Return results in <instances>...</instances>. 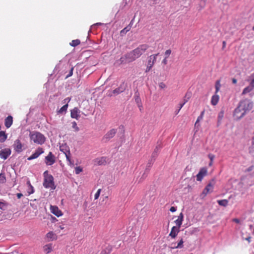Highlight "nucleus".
Returning a JSON list of instances; mask_svg holds the SVG:
<instances>
[{
    "label": "nucleus",
    "instance_id": "nucleus-14",
    "mask_svg": "<svg viewBox=\"0 0 254 254\" xmlns=\"http://www.w3.org/2000/svg\"><path fill=\"white\" fill-rule=\"evenodd\" d=\"M50 210L53 214H54L57 217H60L63 215L62 212L61 211V210L59 209L58 207L57 206L51 205Z\"/></svg>",
    "mask_w": 254,
    "mask_h": 254
},
{
    "label": "nucleus",
    "instance_id": "nucleus-8",
    "mask_svg": "<svg viewBox=\"0 0 254 254\" xmlns=\"http://www.w3.org/2000/svg\"><path fill=\"white\" fill-rule=\"evenodd\" d=\"M125 89L126 85L124 83H123L118 88L112 91H109L108 92V96L111 97L113 95H117L120 93L123 92Z\"/></svg>",
    "mask_w": 254,
    "mask_h": 254
},
{
    "label": "nucleus",
    "instance_id": "nucleus-1",
    "mask_svg": "<svg viewBox=\"0 0 254 254\" xmlns=\"http://www.w3.org/2000/svg\"><path fill=\"white\" fill-rule=\"evenodd\" d=\"M43 186L46 189L55 190L56 189V186L55 185L53 176L49 174L48 171H45L43 173Z\"/></svg>",
    "mask_w": 254,
    "mask_h": 254
},
{
    "label": "nucleus",
    "instance_id": "nucleus-61",
    "mask_svg": "<svg viewBox=\"0 0 254 254\" xmlns=\"http://www.w3.org/2000/svg\"><path fill=\"white\" fill-rule=\"evenodd\" d=\"M180 110L179 109L176 112V115H177Z\"/></svg>",
    "mask_w": 254,
    "mask_h": 254
},
{
    "label": "nucleus",
    "instance_id": "nucleus-38",
    "mask_svg": "<svg viewBox=\"0 0 254 254\" xmlns=\"http://www.w3.org/2000/svg\"><path fill=\"white\" fill-rule=\"evenodd\" d=\"M6 181L4 175L2 174H0V183H4Z\"/></svg>",
    "mask_w": 254,
    "mask_h": 254
},
{
    "label": "nucleus",
    "instance_id": "nucleus-53",
    "mask_svg": "<svg viewBox=\"0 0 254 254\" xmlns=\"http://www.w3.org/2000/svg\"><path fill=\"white\" fill-rule=\"evenodd\" d=\"M158 154V153H156L155 151H153V152L152 153V157H156L157 156Z\"/></svg>",
    "mask_w": 254,
    "mask_h": 254
},
{
    "label": "nucleus",
    "instance_id": "nucleus-49",
    "mask_svg": "<svg viewBox=\"0 0 254 254\" xmlns=\"http://www.w3.org/2000/svg\"><path fill=\"white\" fill-rule=\"evenodd\" d=\"M177 209H176V207H174V206H172L170 208V211L172 212H174L176 211Z\"/></svg>",
    "mask_w": 254,
    "mask_h": 254
},
{
    "label": "nucleus",
    "instance_id": "nucleus-39",
    "mask_svg": "<svg viewBox=\"0 0 254 254\" xmlns=\"http://www.w3.org/2000/svg\"><path fill=\"white\" fill-rule=\"evenodd\" d=\"M206 190V187L204 188L202 192L201 193V194L200 195V197L202 199L205 198V196H206V193L205 192Z\"/></svg>",
    "mask_w": 254,
    "mask_h": 254
},
{
    "label": "nucleus",
    "instance_id": "nucleus-29",
    "mask_svg": "<svg viewBox=\"0 0 254 254\" xmlns=\"http://www.w3.org/2000/svg\"><path fill=\"white\" fill-rule=\"evenodd\" d=\"M118 62L120 64H124L127 63L125 55L121 57Z\"/></svg>",
    "mask_w": 254,
    "mask_h": 254
},
{
    "label": "nucleus",
    "instance_id": "nucleus-37",
    "mask_svg": "<svg viewBox=\"0 0 254 254\" xmlns=\"http://www.w3.org/2000/svg\"><path fill=\"white\" fill-rule=\"evenodd\" d=\"M182 221H181V220H180L179 219H177V220H176L175 221V223H176V224L177 225V228H180L181 227V226L182 225Z\"/></svg>",
    "mask_w": 254,
    "mask_h": 254
},
{
    "label": "nucleus",
    "instance_id": "nucleus-30",
    "mask_svg": "<svg viewBox=\"0 0 254 254\" xmlns=\"http://www.w3.org/2000/svg\"><path fill=\"white\" fill-rule=\"evenodd\" d=\"M80 41L78 39L73 40L70 43V45L72 47H75L79 45Z\"/></svg>",
    "mask_w": 254,
    "mask_h": 254
},
{
    "label": "nucleus",
    "instance_id": "nucleus-36",
    "mask_svg": "<svg viewBox=\"0 0 254 254\" xmlns=\"http://www.w3.org/2000/svg\"><path fill=\"white\" fill-rule=\"evenodd\" d=\"M204 113V111H203V112H202L201 115L198 117L197 120H196V122L195 124V126H196L197 124H198V123L202 119V118H203V114Z\"/></svg>",
    "mask_w": 254,
    "mask_h": 254
},
{
    "label": "nucleus",
    "instance_id": "nucleus-47",
    "mask_svg": "<svg viewBox=\"0 0 254 254\" xmlns=\"http://www.w3.org/2000/svg\"><path fill=\"white\" fill-rule=\"evenodd\" d=\"M251 237L249 235L247 238H244L243 237H242L243 239H245V240L247 241L249 243H250L251 242Z\"/></svg>",
    "mask_w": 254,
    "mask_h": 254
},
{
    "label": "nucleus",
    "instance_id": "nucleus-34",
    "mask_svg": "<svg viewBox=\"0 0 254 254\" xmlns=\"http://www.w3.org/2000/svg\"><path fill=\"white\" fill-rule=\"evenodd\" d=\"M72 127L74 129L75 131H77L79 130V128L77 126V124L75 122H73L72 123Z\"/></svg>",
    "mask_w": 254,
    "mask_h": 254
},
{
    "label": "nucleus",
    "instance_id": "nucleus-50",
    "mask_svg": "<svg viewBox=\"0 0 254 254\" xmlns=\"http://www.w3.org/2000/svg\"><path fill=\"white\" fill-rule=\"evenodd\" d=\"M167 59L168 58H166L165 57V58L163 60L162 62V63L163 64H164V65H166L167 64V63H168V61H167Z\"/></svg>",
    "mask_w": 254,
    "mask_h": 254
},
{
    "label": "nucleus",
    "instance_id": "nucleus-46",
    "mask_svg": "<svg viewBox=\"0 0 254 254\" xmlns=\"http://www.w3.org/2000/svg\"><path fill=\"white\" fill-rule=\"evenodd\" d=\"M160 149H161V146L160 145H157L156 146L154 151H155L156 153H159Z\"/></svg>",
    "mask_w": 254,
    "mask_h": 254
},
{
    "label": "nucleus",
    "instance_id": "nucleus-15",
    "mask_svg": "<svg viewBox=\"0 0 254 254\" xmlns=\"http://www.w3.org/2000/svg\"><path fill=\"white\" fill-rule=\"evenodd\" d=\"M254 89V80L251 81L250 85L245 88L242 93V95H245L248 93L251 92Z\"/></svg>",
    "mask_w": 254,
    "mask_h": 254
},
{
    "label": "nucleus",
    "instance_id": "nucleus-48",
    "mask_svg": "<svg viewBox=\"0 0 254 254\" xmlns=\"http://www.w3.org/2000/svg\"><path fill=\"white\" fill-rule=\"evenodd\" d=\"M159 86L160 88L163 89L166 87V85L163 82H161L159 83Z\"/></svg>",
    "mask_w": 254,
    "mask_h": 254
},
{
    "label": "nucleus",
    "instance_id": "nucleus-63",
    "mask_svg": "<svg viewBox=\"0 0 254 254\" xmlns=\"http://www.w3.org/2000/svg\"><path fill=\"white\" fill-rule=\"evenodd\" d=\"M252 30H253V31H254V26H253V28H252Z\"/></svg>",
    "mask_w": 254,
    "mask_h": 254
},
{
    "label": "nucleus",
    "instance_id": "nucleus-7",
    "mask_svg": "<svg viewBox=\"0 0 254 254\" xmlns=\"http://www.w3.org/2000/svg\"><path fill=\"white\" fill-rule=\"evenodd\" d=\"M220 87H221L220 81V80H217L215 83V89H216L215 93H217L219 91ZM219 96L218 95H217L216 94H215L211 98V103L213 105H216L217 104V103L219 101Z\"/></svg>",
    "mask_w": 254,
    "mask_h": 254
},
{
    "label": "nucleus",
    "instance_id": "nucleus-20",
    "mask_svg": "<svg viewBox=\"0 0 254 254\" xmlns=\"http://www.w3.org/2000/svg\"><path fill=\"white\" fill-rule=\"evenodd\" d=\"M125 56L127 63L132 62L136 60L131 51L125 54Z\"/></svg>",
    "mask_w": 254,
    "mask_h": 254
},
{
    "label": "nucleus",
    "instance_id": "nucleus-52",
    "mask_svg": "<svg viewBox=\"0 0 254 254\" xmlns=\"http://www.w3.org/2000/svg\"><path fill=\"white\" fill-rule=\"evenodd\" d=\"M233 221L235 222V223H240V220L237 219V218L233 219Z\"/></svg>",
    "mask_w": 254,
    "mask_h": 254
},
{
    "label": "nucleus",
    "instance_id": "nucleus-33",
    "mask_svg": "<svg viewBox=\"0 0 254 254\" xmlns=\"http://www.w3.org/2000/svg\"><path fill=\"white\" fill-rule=\"evenodd\" d=\"M208 158L210 160V162H209V166L211 167L213 165V160L215 158V156L213 154H209L208 155Z\"/></svg>",
    "mask_w": 254,
    "mask_h": 254
},
{
    "label": "nucleus",
    "instance_id": "nucleus-60",
    "mask_svg": "<svg viewBox=\"0 0 254 254\" xmlns=\"http://www.w3.org/2000/svg\"><path fill=\"white\" fill-rule=\"evenodd\" d=\"M223 47H225V45H226V42L225 41H223Z\"/></svg>",
    "mask_w": 254,
    "mask_h": 254
},
{
    "label": "nucleus",
    "instance_id": "nucleus-27",
    "mask_svg": "<svg viewBox=\"0 0 254 254\" xmlns=\"http://www.w3.org/2000/svg\"><path fill=\"white\" fill-rule=\"evenodd\" d=\"M7 135L4 131H0V142H4L7 139Z\"/></svg>",
    "mask_w": 254,
    "mask_h": 254
},
{
    "label": "nucleus",
    "instance_id": "nucleus-40",
    "mask_svg": "<svg viewBox=\"0 0 254 254\" xmlns=\"http://www.w3.org/2000/svg\"><path fill=\"white\" fill-rule=\"evenodd\" d=\"M172 53V51L170 49L166 50L165 52V57L168 58Z\"/></svg>",
    "mask_w": 254,
    "mask_h": 254
},
{
    "label": "nucleus",
    "instance_id": "nucleus-42",
    "mask_svg": "<svg viewBox=\"0 0 254 254\" xmlns=\"http://www.w3.org/2000/svg\"><path fill=\"white\" fill-rule=\"evenodd\" d=\"M7 204L4 202H0V209H4V208L6 206Z\"/></svg>",
    "mask_w": 254,
    "mask_h": 254
},
{
    "label": "nucleus",
    "instance_id": "nucleus-12",
    "mask_svg": "<svg viewBox=\"0 0 254 254\" xmlns=\"http://www.w3.org/2000/svg\"><path fill=\"white\" fill-rule=\"evenodd\" d=\"M14 150L17 153H20L22 151L23 145L19 139H16L13 145Z\"/></svg>",
    "mask_w": 254,
    "mask_h": 254
},
{
    "label": "nucleus",
    "instance_id": "nucleus-21",
    "mask_svg": "<svg viewBox=\"0 0 254 254\" xmlns=\"http://www.w3.org/2000/svg\"><path fill=\"white\" fill-rule=\"evenodd\" d=\"M60 150L65 155L70 154L69 148L66 144H62L60 147Z\"/></svg>",
    "mask_w": 254,
    "mask_h": 254
},
{
    "label": "nucleus",
    "instance_id": "nucleus-45",
    "mask_svg": "<svg viewBox=\"0 0 254 254\" xmlns=\"http://www.w3.org/2000/svg\"><path fill=\"white\" fill-rule=\"evenodd\" d=\"M178 219L183 222L184 219V215L182 213H181L178 216Z\"/></svg>",
    "mask_w": 254,
    "mask_h": 254
},
{
    "label": "nucleus",
    "instance_id": "nucleus-3",
    "mask_svg": "<svg viewBox=\"0 0 254 254\" xmlns=\"http://www.w3.org/2000/svg\"><path fill=\"white\" fill-rule=\"evenodd\" d=\"M238 105L247 114L253 109L254 103L251 100L245 99L240 101Z\"/></svg>",
    "mask_w": 254,
    "mask_h": 254
},
{
    "label": "nucleus",
    "instance_id": "nucleus-24",
    "mask_svg": "<svg viewBox=\"0 0 254 254\" xmlns=\"http://www.w3.org/2000/svg\"><path fill=\"white\" fill-rule=\"evenodd\" d=\"M132 20L131 21V22H130V23L127 26H126L125 28H124L123 30H122L120 32V34L121 36H124L125 35L127 32L129 31L131 28V22H132Z\"/></svg>",
    "mask_w": 254,
    "mask_h": 254
},
{
    "label": "nucleus",
    "instance_id": "nucleus-58",
    "mask_svg": "<svg viewBox=\"0 0 254 254\" xmlns=\"http://www.w3.org/2000/svg\"><path fill=\"white\" fill-rule=\"evenodd\" d=\"M252 144H253V147L254 148V137H253Z\"/></svg>",
    "mask_w": 254,
    "mask_h": 254
},
{
    "label": "nucleus",
    "instance_id": "nucleus-17",
    "mask_svg": "<svg viewBox=\"0 0 254 254\" xmlns=\"http://www.w3.org/2000/svg\"><path fill=\"white\" fill-rule=\"evenodd\" d=\"M206 175V169L205 168L201 169L199 173L196 175V180L198 181H201Z\"/></svg>",
    "mask_w": 254,
    "mask_h": 254
},
{
    "label": "nucleus",
    "instance_id": "nucleus-2",
    "mask_svg": "<svg viewBox=\"0 0 254 254\" xmlns=\"http://www.w3.org/2000/svg\"><path fill=\"white\" fill-rule=\"evenodd\" d=\"M29 136L31 140L38 144H43L46 140L44 135L37 131L31 132Z\"/></svg>",
    "mask_w": 254,
    "mask_h": 254
},
{
    "label": "nucleus",
    "instance_id": "nucleus-9",
    "mask_svg": "<svg viewBox=\"0 0 254 254\" xmlns=\"http://www.w3.org/2000/svg\"><path fill=\"white\" fill-rule=\"evenodd\" d=\"M45 162L47 165H52L56 162V157L52 152H50L48 155L45 157Z\"/></svg>",
    "mask_w": 254,
    "mask_h": 254
},
{
    "label": "nucleus",
    "instance_id": "nucleus-31",
    "mask_svg": "<svg viewBox=\"0 0 254 254\" xmlns=\"http://www.w3.org/2000/svg\"><path fill=\"white\" fill-rule=\"evenodd\" d=\"M218 203L221 206H226L227 205L228 201L226 199H223L218 200Z\"/></svg>",
    "mask_w": 254,
    "mask_h": 254
},
{
    "label": "nucleus",
    "instance_id": "nucleus-56",
    "mask_svg": "<svg viewBox=\"0 0 254 254\" xmlns=\"http://www.w3.org/2000/svg\"><path fill=\"white\" fill-rule=\"evenodd\" d=\"M253 166H252L250 167L249 168H248L247 169V171L248 172H250V171H252V170H253Z\"/></svg>",
    "mask_w": 254,
    "mask_h": 254
},
{
    "label": "nucleus",
    "instance_id": "nucleus-55",
    "mask_svg": "<svg viewBox=\"0 0 254 254\" xmlns=\"http://www.w3.org/2000/svg\"><path fill=\"white\" fill-rule=\"evenodd\" d=\"M28 184L30 185V187H31V188H32V191H31V192H29V194H31V193H33V187L31 185V184H30V182H29V181H28Z\"/></svg>",
    "mask_w": 254,
    "mask_h": 254
},
{
    "label": "nucleus",
    "instance_id": "nucleus-10",
    "mask_svg": "<svg viewBox=\"0 0 254 254\" xmlns=\"http://www.w3.org/2000/svg\"><path fill=\"white\" fill-rule=\"evenodd\" d=\"M11 151L10 148H6L0 151V158L6 160L11 154Z\"/></svg>",
    "mask_w": 254,
    "mask_h": 254
},
{
    "label": "nucleus",
    "instance_id": "nucleus-35",
    "mask_svg": "<svg viewBox=\"0 0 254 254\" xmlns=\"http://www.w3.org/2000/svg\"><path fill=\"white\" fill-rule=\"evenodd\" d=\"M82 171H83L82 168L81 167H80V166L76 167L75 168V172L76 174H79L80 173L82 172Z\"/></svg>",
    "mask_w": 254,
    "mask_h": 254
},
{
    "label": "nucleus",
    "instance_id": "nucleus-51",
    "mask_svg": "<svg viewBox=\"0 0 254 254\" xmlns=\"http://www.w3.org/2000/svg\"><path fill=\"white\" fill-rule=\"evenodd\" d=\"M70 100V98H69V97H67L65 99H64V103H66L67 104Z\"/></svg>",
    "mask_w": 254,
    "mask_h": 254
},
{
    "label": "nucleus",
    "instance_id": "nucleus-43",
    "mask_svg": "<svg viewBox=\"0 0 254 254\" xmlns=\"http://www.w3.org/2000/svg\"><path fill=\"white\" fill-rule=\"evenodd\" d=\"M73 68L74 67H72L71 68H70V70L69 72V73L66 75V78L69 77H70L73 74Z\"/></svg>",
    "mask_w": 254,
    "mask_h": 254
},
{
    "label": "nucleus",
    "instance_id": "nucleus-4",
    "mask_svg": "<svg viewBox=\"0 0 254 254\" xmlns=\"http://www.w3.org/2000/svg\"><path fill=\"white\" fill-rule=\"evenodd\" d=\"M149 48V46L147 44H142L138 47L131 51L134 57L137 59L140 57Z\"/></svg>",
    "mask_w": 254,
    "mask_h": 254
},
{
    "label": "nucleus",
    "instance_id": "nucleus-57",
    "mask_svg": "<svg viewBox=\"0 0 254 254\" xmlns=\"http://www.w3.org/2000/svg\"><path fill=\"white\" fill-rule=\"evenodd\" d=\"M237 80L236 79H235V78H233L232 79V83L233 84H236L237 83Z\"/></svg>",
    "mask_w": 254,
    "mask_h": 254
},
{
    "label": "nucleus",
    "instance_id": "nucleus-11",
    "mask_svg": "<svg viewBox=\"0 0 254 254\" xmlns=\"http://www.w3.org/2000/svg\"><path fill=\"white\" fill-rule=\"evenodd\" d=\"M44 150L41 147H38L35 151V152L29 156L27 159L28 160H31L38 158L41 154L44 153Z\"/></svg>",
    "mask_w": 254,
    "mask_h": 254
},
{
    "label": "nucleus",
    "instance_id": "nucleus-32",
    "mask_svg": "<svg viewBox=\"0 0 254 254\" xmlns=\"http://www.w3.org/2000/svg\"><path fill=\"white\" fill-rule=\"evenodd\" d=\"M68 107V104H66L65 105H64L59 111L58 113L61 114L63 112H66L67 109Z\"/></svg>",
    "mask_w": 254,
    "mask_h": 254
},
{
    "label": "nucleus",
    "instance_id": "nucleus-5",
    "mask_svg": "<svg viewBox=\"0 0 254 254\" xmlns=\"http://www.w3.org/2000/svg\"><path fill=\"white\" fill-rule=\"evenodd\" d=\"M159 53L151 55L148 57L146 67L145 70V72L147 73L150 71L152 69L154 64L156 62L157 57L158 56Z\"/></svg>",
    "mask_w": 254,
    "mask_h": 254
},
{
    "label": "nucleus",
    "instance_id": "nucleus-54",
    "mask_svg": "<svg viewBox=\"0 0 254 254\" xmlns=\"http://www.w3.org/2000/svg\"><path fill=\"white\" fill-rule=\"evenodd\" d=\"M17 197L18 199L20 198L22 196H23V194L21 193H17Z\"/></svg>",
    "mask_w": 254,
    "mask_h": 254
},
{
    "label": "nucleus",
    "instance_id": "nucleus-26",
    "mask_svg": "<svg viewBox=\"0 0 254 254\" xmlns=\"http://www.w3.org/2000/svg\"><path fill=\"white\" fill-rule=\"evenodd\" d=\"M94 163L95 164L98 165H101L104 164L105 163H106V158L105 157H101L96 158L94 160Z\"/></svg>",
    "mask_w": 254,
    "mask_h": 254
},
{
    "label": "nucleus",
    "instance_id": "nucleus-16",
    "mask_svg": "<svg viewBox=\"0 0 254 254\" xmlns=\"http://www.w3.org/2000/svg\"><path fill=\"white\" fill-rule=\"evenodd\" d=\"M116 129H112L108 131L106 134L103 137V139L108 140L110 139L113 138L116 133Z\"/></svg>",
    "mask_w": 254,
    "mask_h": 254
},
{
    "label": "nucleus",
    "instance_id": "nucleus-62",
    "mask_svg": "<svg viewBox=\"0 0 254 254\" xmlns=\"http://www.w3.org/2000/svg\"><path fill=\"white\" fill-rule=\"evenodd\" d=\"M60 229H62V230L64 229V228L63 227H62V226H60Z\"/></svg>",
    "mask_w": 254,
    "mask_h": 254
},
{
    "label": "nucleus",
    "instance_id": "nucleus-28",
    "mask_svg": "<svg viewBox=\"0 0 254 254\" xmlns=\"http://www.w3.org/2000/svg\"><path fill=\"white\" fill-rule=\"evenodd\" d=\"M183 244H184L183 239L182 238H181V240L179 241V242L178 243L177 246L173 247V249H178V248L181 249V248H183V247H184Z\"/></svg>",
    "mask_w": 254,
    "mask_h": 254
},
{
    "label": "nucleus",
    "instance_id": "nucleus-41",
    "mask_svg": "<svg viewBox=\"0 0 254 254\" xmlns=\"http://www.w3.org/2000/svg\"><path fill=\"white\" fill-rule=\"evenodd\" d=\"M101 190L100 189H98L96 193L94 195V198L95 199H97L99 196L101 192Z\"/></svg>",
    "mask_w": 254,
    "mask_h": 254
},
{
    "label": "nucleus",
    "instance_id": "nucleus-18",
    "mask_svg": "<svg viewBox=\"0 0 254 254\" xmlns=\"http://www.w3.org/2000/svg\"><path fill=\"white\" fill-rule=\"evenodd\" d=\"M179 231V228H177L176 226H173L171 229V232L169 234V236H170L172 238H175Z\"/></svg>",
    "mask_w": 254,
    "mask_h": 254
},
{
    "label": "nucleus",
    "instance_id": "nucleus-6",
    "mask_svg": "<svg viewBox=\"0 0 254 254\" xmlns=\"http://www.w3.org/2000/svg\"><path fill=\"white\" fill-rule=\"evenodd\" d=\"M247 114L238 105L233 112V117L235 120L238 121L243 118Z\"/></svg>",
    "mask_w": 254,
    "mask_h": 254
},
{
    "label": "nucleus",
    "instance_id": "nucleus-44",
    "mask_svg": "<svg viewBox=\"0 0 254 254\" xmlns=\"http://www.w3.org/2000/svg\"><path fill=\"white\" fill-rule=\"evenodd\" d=\"M66 156V160L70 164H71V160H70V153L68 154L65 155Z\"/></svg>",
    "mask_w": 254,
    "mask_h": 254
},
{
    "label": "nucleus",
    "instance_id": "nucleus-19",
    "mask_svg": "<svg viewBox=\"0 0 254 254\" xmlns=\"http://www.w3.org/2000/svg\"><path fill=\"white\" fill-rule=\"evenodd\" d=\"M13 124V118L11 116H8L4 120V125L7 128H9Z\"/></svg>",
    "mask_w": 254,
    "mask_h": 254
},
{
    "label": "nucleus",
    "instance_id": "nucleus-64",
    "mask_svg": "<svg viewBox=\"0 0 254 254\" xmlns=\"http://www.w3.org/2000/svg\"><path fill=\"white\" fill-rule=\"evenodd\" d=\"M136 101H137V102H138V100L136 99Z\"/></svg>",
    "mask_w": 254,
    "mask_h": 254
},
{
    "label": "nucleus",
    "instance_id": "nucleus-59",
    "mask_svg": "<svg viewBox=\"0 0 254 254\" xmlns=\"http://www.w3.org/2000/svg\"><path fill=\"white\" fill-rule=\"evenodd\" d=\"M184 103L182 104H180V108H179V110H180L181 109V108L183 107V106H184Z\"/></svg>",
    "mask_w": 254,
    "mask_h": 254
},
{
    "label": "nucleus",
    "instance_id": "nucleus-22",
    "mask_svg": "<svg viewBox=\"0 0 254 254\" xmlns=\"http://www.w3.org/2000/svg\"><path fill=\"white\" fill-rule=\"evenodd\" d=\"M46 236L48 239V241L56 240L57 239V235L52 231L48 233L46 235Z\"/></svg>",
    "mask_w": 254,
    "mask_h": 254
},
{
    "label": "nucleus",
    "instance_id": "nucleus-25",
    "mask_svg": "<svg viewBox=\"0 0 254 254\" xmlns=\"http://www.w3.org/2000/svg\"><path fill=\"white\" fill-rule=\"evenodd\" d=\"M53 247L51 244L46 245L43 247V251L46 254H49L52 251Z\"/></svg>",
    "mask_w": 254,
    "mask_h": 254
},
{
    "label": "nucleus",
    "instance_id": "nucleus-23",
    "mask_svg": "<svg viewBox=\"0 0 254 254\" xmlns=\"http://www.w3.org/2000/svg\"><path fill=\"white\" fill-rule=\"evenodd\" d=\"M71 117L72 118L78 119L79 117L78 109L77 108H74L71 111Z\"/></svg>",
    "mask_w": 254,
    "mask_h": 254
},
{
    "label": "nucleus",
    "instance_id": "nucleus-13",
    "mask_svg": "<svg viewBox=\"0 0 254 254\" xmlns=\"http://www.w3.org/2000/svg\"><path fill=\"white\" fill-rule=\"evenodd\" d=\"M216 179L215 178L211 179L207 184V193L212 192L214 191Z\"/></svg>",
    "mask_w": 254,
    "mask_h": 254
}]
</instances>
